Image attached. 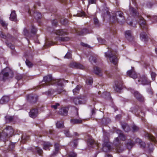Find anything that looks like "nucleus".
Wrapping results in <instances>:
<instances>
[{
    "label": "nucleus",
    "instance_id": "obj_1",
    "mask_svg": "<svg viewBox=\"0 0 157 157\" xmlns=\"http://www.w3.org/2000/svg\"><path fill=\"white\" fill-rule=\"evenodd\" d=\"M42 84L40 85L48 86L52 84H55L62 87L63 85V81L61 79H53L51 75H49L44 77L42 82Z\"/></svg>",
    "mask_w": 157,
    "mask_h": 157
},
{
    "label": "nucleus",
    "instance_id": "obj_2",
    "mask_svg": "<svg viewBox=\"0 0 157 157\" xmlns=\"http://www.w3.org/2000/svg\"><path fill=\"white\" fill-rule=\"evenodd\" d=\"M129 10L133 16H135L137 21L141 28L145 30L147 29V25L145 20L139 13H137L136 10L132 7H130Z\"/></svg>",
    "mask_w": 157,
    "mask_h": 157
},
{
    "label": "nucleus",
    "instance_id": "obj_3",
    "mask_svg": "<svg viewBox=\"0 0 157 157\" xmlns=\"http://www.w3.org/2000/svg\"><path fill=\"white\" fill-rule=\"evenodd\" d=\"M117 133L118 134V136L115 138L113 141V144L115 146V149L118 152H121L123 149L122 147V145L121 144V141L119 140L118 137L122 141L124 140L125 138L122 132L119 130H117L116 131Z\"/></svg>",
    "mask_w": 157,
    "mask_h": 157
},
{
    "label": "nucleus",
    "instance_id": "obj_4",
    "mask_svg": "<svg viewBox=\"0 0 157 157\" xmlns=\"http://www.w3.org/2000/svg\"><path fill=\"white\" fill-rule=\"evenodd\" d=\"M13 132V130L11 126H7L2 133L0 132V138L5 141L12 136Z\"/></svg>",
    "mask_w": 157,
    "mask_h": 157
},
{
    "label": "nucleus",
    "instance_id": "obj_5",
    "mask_svg": "<svg viewBox=\"0 0 157 157\" xmlns=\"http://www.w3.org/2000/svg\"><path fill=\"white\" fill-rule=\"evenodd\" d=\"M110 21L113 22L122 23L124 22L125 18L123 15V13L121 11H117L115 13V16H113L110 18Z\"/></svg>",
    "mask_w": 157,
    "mask_h": 157
},
{
    "label": "nucleus",
    "instance_id": "obj_6",
    "mask_svg": "<svg viewBox=\"0 0 157 157\" xmlns=\"http://www.w3.org/2000/svg\"><path fill=\"white\" fill-rule=\"evenodd\" d=\"M109 134L105 132L104 133V142L103 145L102 150L105 152H107L111 149V147L109 142Z\"/></svg>",
    "mask_w": 157,
    "mask_h": 157
},
{
    "label": "nucleus",
    "instance_id": "obj_7",
    "mask_svg": "<svg viewBox=\"0 0 157 157\" xmlns=\"http://www.w3.org/2000/svg\"><path fill=\"white\" fill-rule=\"evenodd\" d=\"M105 56L109 58L110 61L116 65L117 63V59L116 55L113 54L111 51L105 53Z\"/></svg>",
    "mask_w": 157,
    "mask_h": 157
},
{
    "label": "nucleus",
    "instance_id": "obj_8",
    "mask_svg": "<svg viewBox=\"0 0 157 157\" xmlns=\"http://www.w3.org/2000/svg\"><path fill=\"white\" fill-rule=\"evenodd\" d=\"M136 81V84H142L143 85H148L151 83L150 81L148 79L145 75H142L137 81Z\"/></svg>",
    "mask_w": 157,
    "mask_h": 157
},
{
    "label": "nucleus",
    "instance_id": "obj_9",
    "mask_svg": "<svg viewBox=\"0 0 157 157\" xmlns=\"http://www.w3.org/2000/svg\"><path fill=\"white\" fill-rule=\"evenodd\" d=\"M10 69L8 67H6L3 70L1 73L0 74L1 79L2 80H5L8 78L9 74L11 72Z\"/></svg>",
    "mask_w": 157,
    "mask_h": 157
},
{
    "label": "nucleus",
    "instance_id": "obj_10",
    "mask_svg": "<svg viewBox=\"0 0 157 157\" xmlns=\"http://www.w3.org/2000/svg\"><path fill=\"white\" fill-rule=\"evenodd\" d=\"M87 100V98L86 97H82L79 99L77 98L74 99L73 102L75 105L85 104Z\"/></svg>",
    "mask_w": 157,
    "mask_h": 157
},
{
    "label": "nucleus",
    "instance_id": "obj_11",
    "mask_svg": "<svg viewBox=\"0 0 157 157\" xmlns=\"http://www.w3.org/2000/svg\"><path fill=\"white\" fill-rule=\"evenodd\" d=\"M139 107L138 106H136L133 107H132L130 109V111L134 113L135 114V115L136 116L138 115L140 116H141V117H143V116H144V113H142L141 112L140 113V114H139L138 113H140L139 111H140V110L139 109Z\"/></svg>",
    "mask_w": 157,
    "mask_h": 157
},
{
    "label": "nucleus",
    "instance_id": "obj_12",
    "mask_svg": "<svg viewBox=\"0 0 157 157\" xmlns=\"http://www.w3.org/2000/svg\"><path fill=\"white\" fill-rule=\"evenodd\" d=\"M114 90L117 92L122 89V83L121 81L119 82L116 81L115 82V86H113Z\"/></svg>",
    "mask_w": 157,
    "mask_h": 157
},
{
    "label": "nucleus",
    "instance_id": "obj_13",
    "mask_svg": "<svg viewBox=\"0 0 157 157\" xmlns=\"http://www.w3.org/2000/svg\"><path fill=\"white\" fill-rule=\"evenodd\" d=\"M127 74L128 75L133 79L136 78L137 76L135 71L132 69L128 71Z\"/></svg>",
    "mask_w": 157,
    "mask_h": 157
},
{
    "label": "nucleus",
    "instance_id": "obj_14",
    "mask_svg": "<svg viewBox=\"0 0 157 157\" xmlns=\"http://www.w3.org/2000/svg\"><path fill=\"white\" fill-rule=\"evenodd\" d=\"M27 98L32 102H36L37 99V97L36 95L31 94L28 95Z\"/></svg>",
    "mask_w": 157,
    "mask_h": 157
},
{
    "label": "nucleus",
    "instance_id": "obj_15",
    "mask_svg": "<svg viewBox=\"0 0 157 157\" xmlns=\"http://www.w3.org/2000/svg\"><path fill=\"white\" fill-rule=\"evenodd\" d=\"M67 107H63L61 108L59 110V113L60 114L63 116H66L67 114L68 111Z\"/></svg>",
    "mask_w": 157,
    "mask_h": 157
},
{
    "label": "nucleus",
    "instance_id": "obj_16",
    "mask_svg": "<svg viewBox=\"0 0 157 157\" xmlns=\"http://www.w3.org/2000/svg\"><path fill=\"white\" fill-rule=\"evenodd\" d=\"M38 113V110L37 109H34L31 110L29 113V116L33 118H34L37 116Z\"/></svg>",
    "mask_w": 157,
    "mask_h": 157
},
{
    "label": "nucleus",
    "instance_id": "obj_17",
    "mask_svg": "<svg viewBox=\"0 0 157 157\" xmlns=\"http://www.w3.org/2000/svg\"><path fill=\"white\" fill-rule=\"evenodd\" d=\"M70 66L72 67H77L81 69H82L83 68V66L82 65L76 62L71 63L70 64Z\"/></svg>",
    "mask_w": 157,
    "mask_h": 157
},
{
    "label": "nucleus",
    "instance_id": "obj_18",
    "mask_svg": "<svg viewBox=\"0 0 157 157\" xmlns=\"http://www.w3.org/2000/svg\"><path fill=\"white\" fill-rule=\"evenodd\" d=\"M125 35L126 38L129 41L132 40L131 32L130 30H127L125 32Z\"/></svg>",
    "mask_w": 157,
    "mask_h": 157
},
{
    "label": "nucleus",
    "instance_id": "obj_19",
    "mask_svg": "<svg viewBox=\"0 0 157 157\" xmlns=\"http://www.w3.org/2000/svg\"><path fill=\"white\" fill-rule=\"evenodd\" d=\"M145 136L152 141L154 142L155 143H157V138L155 139L152 135L148 133L146 134Z\"/></svg>",
    "mask_w": 157,
    "mask_h": 157
},
{
    "label": "nucleus",
    "instance_id": "obj_20",
    "mask_svg": "<svg viewBox=\"0 0 157 157\" xmlns=\"http://www.w3.org/2000/svg\"><path fill=\"white\" fill-rule=\"evenodd\" d=\"M10 19V20L13 21L17 20V15L15 11L13 10L11 11Z\"/></svg>",
    "mask_w": 157,
    "mask_h": 157
},
{
    "label": "nucleus",
    "instance_id": "obj_21",
    "mask_svg": "<svg viewBox=\"0 0 157 157\" xmlns=\"http://www.w3.org/2000/svg\"><path fill=\"white\" fill-rule=\"evenodd\" d=\"M134 96L139 101H142L143 100V98L142 96L138 92L136 91L134 93Z\"/></svg>",
    "mask_w": 157,
    "mask_h": 157
},
{
    "label": "nucleus",
    "instance_id": "obj_22",
    "mask_svg": "<svg viewBox=\"0 0 157 157\" xmlns=\"http://www.w3.org/2000/svg\"><path fill=\"white\" fill-rule=\"evenodd\" d=\"M56 41H65L69 40V38L67 37H60L59 36H57L55 39Z\"/></svg>",
    "mask_w": 157,
    "mask_h": 157
},
{
    "label": "nucleus",
    "instance_id": "obj_23",
    "mask_svg": "<svg viewBox=\"0 0 157 157\" xmlns=\"http://www.w3.org/2000/svg\"><path fill=\"white\" fill-rule=\"evenodd\" d=\"M64 30L63 29L57 30L55 31V33L57 35L60 36L64 35H66L67 33L66 32L64 31Z\"/></svg>",
    "mask_w": 157,
    "mask_h": 157
},
{
    "label": "nucleus",
    "instance_id": "obj_24",
    "mask_svg": "<svg viewBox=\"0 0 157 157\" xmlns=\"http://www.w3.org/2000/svg\"><path fill=\"white\" fill-rule=\"evenodd\" d=\"M89 33V30L87 29L84 28L82 29L79 32H78V33L80 36H83Z\"/></svg>",
    "mask_w": 157,
    "mask_h": 157
},
{
    "label": "nucleus",
    "instance_id": "obj_25",
    "mask_svg": "<svg viewBox=\"0 0 157 157\" xmlns=\"http://www.w3.org/2000/svg\"><path fill=\"white\" fill-rule=\"evenodd\" d=\"M9 100V97L8 96H4L0 100V103L1 104H4L8 102Z\"/></svg>",
    "mask_w": 157,
    "mask_h": 157
},
{
    "label": "nucleus",
    "instance_id": "obj_26",
    "mask_svg": "<svg viewBox=\"0 0 157 157\" xmlns=\"http://www.w3.org/2000/svg\"><path fill=\"white\" fill-rule=\"evenodd\" d=\"M94 71L96 74L99 76H101L102 75L101 70L99 68L97 67H94Z\"/></svg>",
    "mask_w": 157,
    "mask_h": 157
},
{
    "label": "nucleus",
    "instance_id": "obj_27",
    "mask_svg": "<svg viewBox=\"0 0 157 157\" xmlns=\"http://www.w3.org/2000/svg\"><path fill=\"white\" fill-rule=\"evenodd\" d=\"M71 122L73 124H78L82 123V121L81 119H72L71 120Z\"/></svg>",
    "mask_w": 157,
    "mask_h": 157
},
{
    "label": "nucleus",
    "instance_id": "obj_28",
    "mask_svg": "<svg viewBox=\"0 0 157 157\" xmlns=\"http://www.w3.org/2000/svg\"><path fill=\"white\" fill-rule=\"evenodd\" d=\"M122 126L123 129L126 132H128L130 130V128L128 125L126 123L122 124Z\"/></svg>",
    "mask_w": 157,
    "mask_h": 157
},
{
    "label": "nucleus",
    "instance_id": "obj_29",
    "mask_svg": "<svg viewBox=\"0 0 157 157\" xmlns=\"http://www.w3.org/2000/svg\"><path fill=\"white\" fill-rule=\"evenodd\" d=\"M51 146V144L48 142H44L43 144V149L45 150H49V147Z\"/></svg>",
    "mask_w": 157,
    "mask_h": 157
},
{
    "label": "nucleus",
    "instance_id": "obj_30",
    "mask_svg": "<svg viewBox=\"0 0 157 157\" xmlns=\"http://www.w3.org/2000/svg\"><path fill=\"white\" fill-rule=\"evenodd\" d=\"M140 38L143 41H146L147 39V36L145 33L142 32L140 34Z\"/></svg>",
    "mask_w": 157,
    "mask_h": 157
},
{
    "label": "nucleus",
    "instance_id": "obj_31",
    "mask_svg": "<svg viewBox=\"0 0 157 157\" xmlns=\"http://www.w3.org/2000/svg\"><path fill=\"white\" fill-rule=\"evenodd\" d=\"M126 145L127 148L129 149H130L133 146V143L130 140H128V141L126 142Z\"/></svg>",
    "mask_w": 157,
    "mask_h": 157
},
{
    "label": "nucleus",
    "instance_id": "obj_32",
    "mask_svg": "<svg viewBox=\"0 0 157 157\" xmlns=\"http://www.w3.org/2000/svg\"><path fill=\"white\" fill-rule=\"evenodd\" d=\"M88 145L91 147H93V145L94 143V140L91 138L90 137L87 140Z\"/></svg>",
    "mask_w": 157,
    "mask_h": 157
},
{
    "label": "nucleus",
    "instance_id": "obj_33",
    "mask_svg": "<svg viewBox=\"0 0 157 157\" xmlns=\"http://www.w3.org/2000/svg\"><path fill=\"white\" fill-rule=\"evenodd\" d=\"M136 143H138L142 147H144L145 146L144 142H142L141 140L139 138H137L136 140Z\"/></svg>",
    "mask_w": 157,
    "mask_h": 157
},
{
    "label": "nucleus",
    "instance_id": "obj_34",
    "mask_svg": "<svg viewBox=\"0 0 157 157\" xmlns=\"http://www.w3.org/2000/svg\"><path fill=\"white\" fill-rule=\"evenodd\" d=\"M56 127L58 128H60L64 126L63 122L62 121H58L56 124Z\"/></svg>",
    "mask_w": 157,
    "mask_h": 157
},
{
    "label": "nucleus",
    "instance_id": "obj_35",
    "mask_svg": "<svg viewBox=\"0 0 157 157\" xmlns=\"http://www.w3.org/2000/svg\"><path fill=\"white\" fill-rule=\"evenodd\" d=\"M80 88V87L79 86H77L73 90V92L74 94L76 95L78 93L79 91Z\"/></svg>",
    "mask_w": 157,
    "mask_h": 157
},
{
    "label": "nucleus",
    "instance_id": "obj_36",
    "mask_svg": "<svg viewBox=\"0 0 157 157\" xmlns=\"http://www.w3.org/2000/svg\"><path fill=\"white\" fill-rule=\"evenodd\" d=\"M55 152L53 154L55 155L58 153L59 150V145L57 143L55 144Z\"/></svg>",
    "mask_w": 157,
    "mask_h": 157
},
{
    "label": "nucleus",
    "instance_id": "obj_37",
    "mask_svg": "<svg viewBox=\"0 0 157 157\" xmlns=\"http://www.w3.org/2000/svg\"><path fill=\"white\" fill-rule=\"evenodd\" d=\"M0 23L5 28H6L7 27V24L5 22L3 21L2 19L0 17Z\"/></svg>",
    "mask_w": 157,
    "mask_h": 157
},
{
    "label": "nucleus",
    "instance_id": "obj_38",
    "mask_svg": "<svg viewBox=\"0 0 157 157\" xmlns=\"http://www.w3.org/2000/svg\"><path fill=\"white\" fill-rule=\"evenodd\" d=\"M55 92V91L52 89H51L49 90L48 91L46 92L45 94L48 96H51Z\"/></svg>",
    "mask_w": 157,
    "mask_h": 157
},
{
    "label": "nucleus",
    "instance_id": "obj_39",
    "mask_svg": "<svg viewBox=\"0 0 157 157\" xmlns=\"http://www.w3.org/2000/svg\"><path fill=\"white\" fill-rule=\"evenodd\" d=\"M34 16L35 18L37 19H40L41 17V15L40 13L38 12H34Z\"/></svg>",
    "mask_w": 157,
    "mask_h": 157
},
{
    "label": "nucleus",
    "instance_id": "obj_40",
    "mask_svg": "<svg viewBox=\"0 0 157 157\" xmlns=\"http://www.w3.org/2000/svg\"><path fill=\"white\" fill-rule=\"evenodd\" d=\"M23 33L25 36L28 37H30L31 36L30 33L26 28H25L24 29L23 31Z\"/></svg>",
    "mask_w": 157,
    "mask_h": 157
},
{
    "label": "nucleus",
    "instance_id": "obj_41",
    "mask_svg": "<svg viewBox=\"0 0 157 157\" xmlns=\"http://www.w3.org/2000/svg\"><path fill=\"white\" fill-rule=\"evenodd\" d=\"M102 96L105 98H110V93L107 92H105L103 93Z\"/></svg>",
    "mask_w": 157,
    "mask_h": 157
},
{
    "label": "nucleus",
    "instance_id": "obj_42",
    "mask_svg": "<svg viewBox=\"0 0 157 157\" xmlns=\"http://www.w3.org/2000/svg\"><path fill=\"white\" fill-rule=\"evenodd\" d=\"M90 61L92 63L96 62V58L95 57L91 56L89 59Z\"/></svg>",
    "mask_w": 157,
    "mask_h": 157
},
{
    "label": "nucleus",
    "instance_id": "obj_43",
    "mask_svg": "<svg viewBox=\"0 0 157 157\" xmlns=\"http://www.w3.org/2000/svg\"><path fill=\"white\" fill-rule=\"evenodd\" d=\"M93 82V79L91 78H87L86 81V83L88 85H92Z\"/></svg>",
    "mask_w": 157,
    "mask_h": 157
},
{
    "label": "nucleus",
    "instance_id": "obj_44",
    "mask_svg": "<svg viewBox=\"0 0 157 157\" xmlns=\"http://www.w3.org/2000/svg\"><path fill=\"white\" fill-rule=\"evenodd\" d=\"M31 32L33 34H35L37 31L36 28L33 25H32L30 28Z\"/></svg>",
    "mask_w": 157,
    "mask_h": 157
},
{
    "label": "nucleus",
    "instance_id": "obj_45",
    "mask_svg": "<svg viewBox=\"0 0 157 157\" xmlns=\"http://www.w3.org/2000/svg\"><path fill=\"white\" fill-rule=\"evenodd\" d=\"M94 24L96 26H98L99 25V21L97 18L95 16L94 17Z\"/></svg>",
    "mask_w": 157,
    "mask_h": 157
},
{
    "label": "nucleus",
    "instance_id": "obj_46",
    "mask_svg": "<svg viewBox=\"0 0 157 157\" xmlns=\"http://www.w3.org/2000/svg\"><path fill=\"white\" fill-rule=\"evenodd\" d=\"M98 40L99 43L101 44H105L106 43L105 40L101 38H98Z\"/></svg>",
    "mask_w": 157,
    "mask_h": 157
},
{
    "label": "nucleus",
    "instance_id": "obj_47",
    "mask_svg": "<svg viewBox=\"0 0 157 157\" xmlns=\"http://www.w3.org/2000/svg\"><path fill=\"white\" fill-rule=\"evenodd\" d=\"M127 23L133 27H135L136 25V23L135 22L130 21L128 20H126Z\"/></svg>",
    "mask_w": 157,
    "mask_h": 157
},
{
    "label": "nucleus",
    "instance_id": "obj_48",
    "mask_svg": "<svg viewBox=\"0 0 157 157\" xmlns=\"http://www.w3.org/2000/svg\"><path fill=\"white\" fill-rule=\"evenodd\" d=\"M36 149L37 153L40 155H41L43 153L42 150L38 147H36Z\"/></svg>",
    "mask_w": 157,
    "mask_h": 157
},
{
    "label": "nucleus",
    "instance_id": "obj_49",
    "mask_svg": "<svg viewBox=\"0 0 157 157\" xmlns=\"http://www.w3.org/2000/svg\"><path fill=\"white\" fill-rule=\"evenodd\" d=\"M76 154L73 151L70 152L68 154V156L69 157H76Z\"/></svg>",
    "mask_w": 157,
    "mask_h": 157
},
{
    "label": "nucleus",
    "instance_id": "obj_50",
    "mask_svg": "<svg viewBox=\"0 0 157 157\" xmlns=\"http://www.w3.org/2000/svg\"><path fill=\"white\" fill-rule=\"evenodd\" d=\"M71 53L70 52H68L64 56L65 58L69 59L71 58Z\"/></svg>",
    "mask_w": 157,
    "mask_h": 157
},
{
    "label": "nucleus",
    "instance_id": "obj_51",
    "mask_svg": "<svg viewBox=\"0 0 157 157\" xmlns=\"http://www.w3.org/2000/svg\"><path fill=\"white\" fill-rule=\"evenodd\" d=\"M59 105V103H56L54 105H52L51 107L52 108L56 109H57L58 106Z\"/></svg>",
    "mask_w": 157,
    "mask_h": 157
},
{
    "label": "nucleus",
    "instance_id": "obj_52",
    "mask_svg": "<svg viewBox=\"0 0 157 157\" xmlns=\"http://www.w3.org/2000/svg\"><path fill=\"white\" fill-rule=\"evenodd\" d=\"M6 121H11L13 119V117L11 116H7L6 117Z\"/></svg>",
    "mask_w": 157,
    "mask_h": 157
},
{
    "label": "nucleus",
    "instance_id": "obj_53",
    "mask_svg": "<svg viewBox=\"0 0 157 157\" xmlns=\"http://www.w3.org/2000/svg\"><path fill=\"white\" fill-rule=\"evenodd\" d=\"M85 15L84 12H82L80 13H77L76 16L78 17H82V16H85Z\"/></svg>",
    "mask_w": 157,
    "mask_h": 157
},
{
    "label": "nucleus",
    "instance_id": "obj_54",
    "mask_svg": "<svg viewBox=\"0 0 157 157\" xmlns=\"http://www.w3.org/2000/svg\"><path fill=\"white\" fill-rule=\"evenodd\" d=\"M25 63L29 67H31L33 66L32 63L28 60H26Z\"/></svg>",
    "mask_w": 157,
    "mask_h": 157
},
{
    "label": "nucleus",
    "instance_id": "obj_55",
    "mask_svg": "<svg viewBox=\"0 0 157 157\" xmlns=\"http://www.w3.org/2000/svg\"><path fill=\"white\" fill-rule=\"evenodd\" d=\"M71 145H73V147H75L77 145V140H75L73 142L70 143Z\"/></svg>",
    "mask_w": 157,
    "mask_h": 157
},
{
    "label": "nucleus",
    "instance_id": "obj_56",
    "mask_svg": "<svg viewBox=\"0 0 157 157\" xmlns=\"http://www.w3.org/2000/svg\"><path fill=\"white\" fill-rule=\"evenodd\" d=\"M151 75L152 80L153 81L155 80V77L156 75V74L154 72H152L151 74Z\"/></svg>",
    "mask_w": 157,
    "mask_h": 157
},
{
    "label": "nucleus",
    "instance_id": "obj_57",
    "mask_svg": "<svg viewBox=\"0 0 157 157\" xmlns=\"http://www.w3.org/2000/svg\"><path fill=\"white\" fill-rule=\"evenodd\" d=\"M67 22V21L66 19L62 18L61 20V22L63 24H66Z\"/></svg>",
    "mask_w": 157,
    "mask_h": 157
},
{
    "label": "nucleus",
    "instance_id": "obj_58",
    "mask_svg": "<svg viewBox=\"0 0 157 157\" xmlns=\"http://www.w3.org/2000/svg\"><path fill=\"white\" fill-rule=\"evenodd\" d=\"M64 133L66 136L67 137H69L71 136L68 130H65L64 131Z\"/></svg>",
    "mask_w": 157,
    "mask_h": 157
},
{
    "label": "nucleus",
    "instance_id": "obj_59",
    "mask_svg": "<svg viewBox=\"0 0 157 157\" xmlns=\"http://www.w3.org/2000/svg\"><path fill=\"white\" fill-rule=\"evenodd\" d=\"M0 37L3 39H6V36L5 35L3 32L0 31Z\"/></svg>",
    "mask_w": 157,
    "mask_h": 157
},
{
    "label": "nucleus",
    "instance_id": "obj_60",
    "mask_svg": "<svg viewBox=\"0 0 157 157\" xmlns=\"http://www.w3.org/2000/svg\"><path fill=\"white\" fill-rule=\"evenodd\" d=\"M28 137H27V138L26 139L25 138V137L24 136H23L21 137V142L22 143H25V141L28 139Z\"/></svg>",
    "mask_w": 157,
    "mask_h": 157
},
{
    "label": "nucleus",
    "instance_id": "obj_61",
    "mask_svg": "<svg viewBox=\"0 0 157 157\" xmlns=\"http://www.w3.org/2000/svg\"><path fill=\"white\" fill-rule=\"evenodd\" d=\"M132 128L134 131H136L139 129L138 127L135 125H133V126Z\"/></svg>",
    "mask_w": 157,
    "mask_h": 157
},
{
    "label": "nucleus",
    "instance_id": "obj_62",
    "mask_svg": "<svg viewBox=\"0 0 157 157\" xmlns=\"http://www.w3.org/2000/svg\"><path fill=\"white\" fill-rule=\"evenodd\" d=\"M64 90H63V88H58V89L57 90V92L59 94L62 92L63 91H64Z\"/></svg>",
    "mask_w": 157,
    "mask_h": 157
},
{
    "label": "nucleus",
    "instance_id": "obj_63",
    "mask_svg": "<svg viewBox=\"0 0 157 157\" xmlns=\"http://www.w3.org/2000/svg\"><path fill=\"white\" fill-rule=\"evenodd\" d=\"M81 45L82 46L87 47V48H90V46L88 45L87 44H85L83 43H81Z\"/></svg>",
    "mask_w": 157,
    "mask_h": 157
},
{
    "label": "nucleus",
    "instance_id": "obj_64",
    "mask_svg": "<svg viewBox=\"0 0 157 157\" xmlns=\"http://www.w3.org/2000/svg\"><path fill=\"white\" fill-rule=\"evenodd\" d=\"M52 24L54 25H56L57 24V21L56 20H54L52 21Z\"/></svg>",
    "mask_w": 157,
    "mask_h": 157
}]
</instances>
